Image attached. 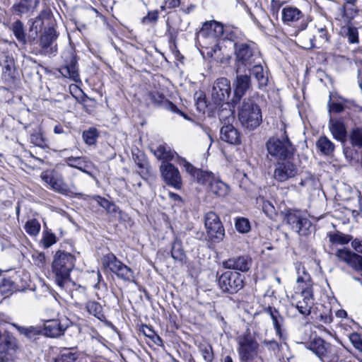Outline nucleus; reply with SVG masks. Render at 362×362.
I'll use <instances>...</instances> for the list:
<instances>
[{
    "mask_svg": "<svg viewBox=\"0 0 362 362\" xmlns=\"http://www.w3.org/2000/svg\"><path fill=\"white\" fill-rule=\"evenodd\" d=\"M314 40L315 36H310L308 40H304L301 37L298 38V40L302 43V47L307 49L315 47Z\"/></svg>",
    "mask_w": 362,
    "mask_h": 362,
    "instance_id": "680f3d73",
    "label": "nucleus"
},
{
    "mask_svg": "<svg viewBox=\"0 0 362 362\" xmlns=\"http://www.w3.org/2000/svg\"><path fill=\"white\" fill-rule=\"evenodd\" d=\"M300 296L302 300L298 301L296 308L300 314L308 316L310 314L314 304L312 289L309 287L303 288Z\"/></svg>",
    "mask_w": 362,
    "mask_h": 362,
    "instance_id": "393cba45",
    "label": "nucleus"
},
{
    "mask_svg": "<svg viewBox=\"0 0 362 362\" xmlns=\"http://www.w3.org/2000/svg\"><path fill=\"white\" fill-rule=\"evenodd\" d=\"M263 344L267 346V348L269 351H275L276 350H279V344L277 341L275 340H264Z\"/></svg>",
    "mask_w": 362,
    "mask_h": 362,
    "instance_id": "e2e57ef3",
    "label": "nucleus"
},
{
    "mask_svg": "<svg viewBox=\"0 0 362 362\" xmlns=\"http://www.w3.org/2000/svg\"><path fill=\"white\" fill-rule=\"evenodd\" d=\"M281 18L283 23L287 25H294L300 22V25L298 27V30H304L308 26V22L303 13L293 6H286L283 8Z\"/></svg>",
    "mask_w": 362,
    "mask_h": 362,
    "instance_id": "dca6fc26",
    "label": "nucleus"
},
{
    "mask_svg": "<svg viewBox=\"0 0 362 362\" xmlns=\"http://www.w3.org/2000/svg\"><path fill=\"white\" fill-rule=\"evenodd\" d=\"M136 165L139 167V168L141 169V170L139 172V175L142 178L145 179L148 175L147 164L142 162H138Z\"/></svg>",
    "mask_w": 362,
    "mask_h": 362,
    "instance_id": "338daca9",
    "label": "nucleus"
},
{
    "mask_svg": "<svg viewBox=\"0 0 362 362\" xmlns=\"http://www.w3.org/2000/svg\"><path fill=\"white\" fill-rule=\"evenodd\" d=\"M284 219L299 235L307 236L312 233V223L308 218L303 216L300 211L288 210Z\"/></svg>",
    "mask_w": 362,
    "mask_h": 362,
    "instance_id": "1a4fd4ad",
    "label": "nucleus"
},
{
    "mask_svg": "<svg viewBox=\"0 0 362 362\" xmlns=\"http://www.w3.org/2000/svg\"><path fill=\"white\" fill-rule=\"evenodd\" d=\"M220 138L222 141L233 145L241 143L240 134L232 124L224 125L221 128Z\"/></svg>",
    "mask_w": 362,
    "mask_h": 362,
    "instance_id": "a878e982",
    "label": "nucleus"
},
{
    "mask_svg": "<svg viewBox=\"0 0 362 362\" xmlns=\"http://www.w3.org/2000/svg\"><path fill=\"white\" fill-rule=\"evenodd\" d=\"M300 169L291 158L279 160L274 165L272 177L278 182H284L297 176Z\"/></svg>",
    "mask_w": 362,
    "mask_h": 362,
    "instance_id": "6e6552de",
    "label": "nucleus"
},
{
    "mask_svg": "<svg viewBox=\"0 0 362 362\" xmlns=\"http://www.w3.org/2000/svg\"><path fill=\"white\" fill-rule=\"evenodd\" d=\"M308 348L312 351L322 362H336L338 356L337 348L320 337L310 341Z\"/></svg>",
    "mask_w": 362,
    "mask_h": 362,
    "instance_id": "0eeeda50",
    "label": "nucleus"
},
{
    "mask_svg": "<svg viewBox=\"0 0 362 362\" xmlns=\"http://www.w3.org/2000/svg\"><path fill=\"white\" fill-rule=\"evenodd\" d=\"M357 13V10L354 8H346L344 6L343 11V17L346 18L347 23H349L350 21L354 18L355 15Z\"/></svg>",
    "mask_w": 362,
    "mask_h": 362,
    "instance_id": "13d9d810",
    "label": "nucleus"
},
{
    "mask_svg": "<svg viewBox=\"0 0 362 362\" xmlns=\"http://www.w3.org/2000/svg\"><path fill=\"white\" fill-rule=\"evenodd\" d=\"M199 351L206 362H211L214 358L213 350L211 345L204 344L199 346Z\"/></svg>",
    "mask_w": 362,
    "mask_h": 362,
    "instance_id": "3c124183",
    "label": "nucleus"
},
{
    "mask_svg": "<svg viewBox=\"0 0 362 362\" xmlns=\"http://www.w3.org/2000/svg\"><path fill=\"white\" fill-rule=\"evenodd\" d=\"M350 142L354 147L362 149V127H354L350 132Z\"/></svg>",
    "mask_w": 362,
    "mask_h": 362,
    "instance_id": "a19ab883",
    "label": "nucleus"
},
{
    "mask_svg": "<svg viewBox=\"0 0 362 362\" xmlns=\"http://www.w3.org/2000/svg\"><path fill=\"white\" fill-rule=\"evenodd\" d=\"M57 37L58 35L53 27L50 26L45 30L40 40V45L45 53L52 54L57 52V47L55 42Z\"/></svg>",
    "mask_w": 362,
    "mask_h": 362,
    "instance_id": "4be33fe9",
    "label": "nucleus"
},
{
    "mask_svg": "<svg viewBox=\"0 0 362 362\" xmlns=\"http://www.w3.org/2000/svg\"><path fill=\"white\" fill-rule=\"evenodd\" d=\"M164 107H165L168 110H170L173 112H175V113L182 115V116L185 117V118L187 117L184 112H182L181 110H180L177 107L176 105H175L173 103H171L168 100H165Z\"/></svg>",
    "mask_w": 362,
    "mask_h": 362,
    "instance_id": "bf43d9fd",
    "label": "nucleus"
},
{
    "mask_svg": "<svg viewBox=\"0 0 362 362\" xmlns=\"http://www.w3.org/2000/svg\"><path fill=\"white\" fill-rule=\"evenodd\" d=\"M164 107H165L168 110H170L173 112H175V113L182 115V116L185 117V118L187 117L184 112H182L181 110H180L177 107L176 105H175L173 103H171L168 100H165Z\"/></svg>",
    "mask_w": 362,
    "mask_h": 362,
    "instance_id": "052dcab7",
    "label": "nucleus"
},
{
    "mask_svg": "<svg viewBox=\"0 0 362 362\" xmlns=\"http://www.w3.org/2000/svg\"><path fill=\"white\" fill-rule=\"evenodd\" d=\"M98 136L99 132L95 127H90L84 131L82 134L85 143L89 146L95 144Z\"/></svg>",
    "mask_w": 362,
    "mask_h": 362,
    "instance_id": "c03bdc74",
    "label": "nucleus"
},
{
    "mask_svg": "<svg viewBox=\"0 0 362 362\" xmlns=\"http://www.w3.org/2000/svg\"><path fill=\"white\" fill-rule=\"evenodd\" d=\"M351 247L353 249L356 251L358 253L362 254V239L361 238H355L351 241Z\"/></svg>",
    "mask_w": 362,
    "mask_h": 362,
    "instance_id": "69168bd1",
    "label": "nucleus"
},
{
    "mask_svg": "<svg viewBox=\"0 0 362 362\" xmlns=\"http://www.w3.org/2000/svg\"><path fill=\"white\" fill-rule=\"evenodd\" d=\"M244 279L238 272L226 271L218 277V284L222 292L234 294L243 288Z\"/></svg>",
    "mask_w": 362,
    "mask_h": 362,
    "instance_id": "423d86ee",
    "label": "nucleus"
},
{
    "mask_svg": "<svg viewBox=\"0 0 362 362\" xmlns=\"http://www.w3.org/2000/svg\"><path fill=\"white\" fill-rule=\"evenodd\" d=\"M10 29L12 30L14 36L18 42H22L23 44L25 43L26 40L25 34L24 32V26L23 23L20 20H17L13 22Z\"/></svg>",
    "mask_w": 362,
    "mask_h": 362,
    "instance_id": "4c0bfd02",
    "label": "nucleus"
},
{
    "mask_svg": "<svg viewBox=\"0 0 362 362\" xmlns=\"http://www.w3.org/2000/svg\"><path fill=\"white\" fill-rule=\"evenodd\" d=\"M56 242L57 237L53 233L48 230H45L42 233V238L40 243L42 244L44 248H49L56 243Z\"/></svg>",
    "mask_w": 362,
    "mask_h": 362,
    "instance_id": "de8ad7c7",
    "label": "nucleus"
},
{
    "mask_svg": "<svg viewBox=\"0 0 362 362\" xmlns=\"http://www.w3.org/2000/svg\"><path fill=\"white\" fill-rule=\"evenodd\" d=\"M317 148L325 156H332L334 151V144L325 136H320L316 142Z\"/></svg>",
    "mask_w": 362,
    "mask_h": 362,
    "instance_id": "473e14b6",
    "label": "nucleus"
},
{
    "mask_svg": "<svg viewBox=\"0 0 362 362\" xmlns=\"http://www.w3.org/2000/svg\"><path fill=\"white\" fill-rule=\"evenodd\" d=\"M72 325L71 321L67 317L45 320L43 327V334L49 337H59Z\"/></svg>",
    "mask_w": 362,
    "mask_h": 362,
    "instance_id": "2eb2a0df",
    "label": "nucleus"
},
{
    "mask_svg": "<svg viewBox=\"0 0 362 362\" xmlns=\"http://www.w3.org/2000/svg\"><path fill=\"white\" fill-rule=\"evenodd\" d=\"M223 268L235 270L234 272H247L252 265V259L248 255L235 256L222 262Z\"/></svg>",
    "mask_w": 362,
    "mask_h": 362,
    "instance_id": "aec40b11",
    "label": "nucleus"
},
{
    "mask_svg": "<svg viewBox=\"0 0 362 362\" xmlns=\"http://www.w3.org/2000/svg\"><path fill=\"white\" fill-rule=\"evenodd\" d=\"M257 204L262 206L263 212L270 219H274L276 215L275 208L272 202L264 199L263 197L257 198Z\"/></svg>",
    "mask_w": 362,
    "mask_h": 362,
    "instance_id": "c9c22d12",
    "label": "nucleus"
},
{
    "mask_svg": "<svg viewBox=\"0 0 362 362\" xmlns=\"http://www.w3.org/2000/svg\"><path fill=\"white\" fill-rule=\"evenodd\" d=\"M62 57L64 64L59 68V71L64 77L78 82L79 81V74L74 51L72 49H66L63 52Z\"/></svg>",
    "mask_w": 362,
    "mask_h": 362,
    "instance_id": "9b49d317",
    "label": "nucleus"
},
{
    "mask_svg": "<svg viewBox=\"0 0 362 362\" xmlns=\"http://www.w3.org/2000/svg\"><path fill=\"white\" fill-rule=\"evenodd\" d=\"M235 226L236 230L242 233H245L250 229V222L245 218H238Z\"/></svg>",
    "mask_w": 362,
    "mask_h": 362,
    "instance_id": "603ef678",
    "label": "nucleus"
},
{
    "mask_svg": "<svg viewBox=\"0 0 362 362\" xmlns=\"http://www.w3.org/2000/svg\"><path fill=\"white\" fill-rule=\"evenodd\" d=\"M160 171L164 182L169 186L180 189L182 185V177L178 169L169 162H162Z\"/></svg>",
    "mask_w": 362,
    "mask_h": 362,
    "instance_id": "f3484780",
    "label": "nucleus"
},
{
    "mask_svg": "<svg viewBox=\"0 0 362 362\" xmlns=\"http://www.w3.org/2000/svg\"><path fill=\"white\" fill-rule=\"evenodd\" d=\"M75 260V257L69 252L58 250L55 253L52 267L59 286L62 287L64 281L69 279L74 267Z\"/></svg>",
    "mask_w": 362,
    "mask_h": 362,
    "instance_id": "39448f33",
    "label": "nucleus"
},
{
    "mask_svg": "<svg viewBox=\"0 0 362 362\" xmlns=\"http://www.w3.org/2000/svg\"><path fill=\"white\" fill-rule=\"evenodd\" d=\"M149 100L154 104L158 105H161L164 107L165 100L167 99L165 98L163 94L159 93L158 92H151L148 94Z\"/></svg>",
    "mask_w": 362,
    "mask_h": 362,
    "instance_id": "864d4df0",
    "label": "nucleus"
},
{
    "mask_svg": "<svg viewBox=\"0 0 362 362\" xmlns=\"http://www.w3.org/2000/svg\"><path fill=\"white\" fill-rule=\"evenodd\" d=\"M77 359V354L71 350L66 349L54 359V362H74Z\"/></svg>",
    "mask_w": 362,
    "mask_h": 362,
    "instance_id": "49530a36",
    "label": "nucleus"
},
{
    "mask_svg": "<svg viewBox=\"0 0 362 362\" xmlns=\"http://www.w3.org/2000/svg\"><path fill=\"white\" fill-rule=\"evenodd\" d=\"M267 156L279 160L291 158L296 148L291 141L286 131L281 136H273L268 139L265 144Z\"/></svg>",
    "mask_w": 362,
    "mask_h": 362,
    "instance_id": "f03ea898",
    "label": "nucleus"
},
{
    "mask_svg": "<svg viewBox=\"0 0 362 362\" xmlns=\"http://www.w3.org/2000/svg\"><path fill=\"white\" fill-rule=\"evenodd\" d=\"M272 320L276 335H278L281 339H284L281 330V327L284 322V318L279 313L276 315L273 314Z\"/></svg>",
    "mask_w": 362,
    "mask_h": 362,
    "instance_id": "09e8293b",
    "label": "nucleus"
},
{
    "mask_svg": "<svg viewBox=\"0 0 362 362\" xmlns=\"http://www.w3.org/2000/svg\"><path fill=\"white\" fill-rule=\"evenodd\" d=\"M209 190L218 197H225L228 194V186L221 180L213 178L209 185Z\"/></svg>",
    "mask_w": 362,
    "mask_h": 362,
    "instance_id": "7c9ffc66",
    "label": "nucleus"
},
{
    "mask_svg": "<svg viewBox=\"0 0 362 362\" xmlns=\"http://www.w3.org/2000/svg\"><path fill=\"white\" fill-rule=\"evenodd\" d=\"M154 156L159 160H163V162H168L175 159L178 164L183 165V163L175 151H173L169 146L166 145H159L155 150H151Z\"/></svg>",
    "mask_w": 362,
    "mask_h": 362,
    "instance_id": "bb28decb",
    "label": "nucleus"
},
{
    "mask_svg": "<svg viewBox=\"0 0 362 362\" xmlns=\"http://www.w3.org/2000/svg\"><path fill=\"white\" fill-rule=\"evenodd\" d=\"M338 260L346 263L356 272H362V256L348 249H339L335 254Z\"/></svg>",
    "mask_w": 362,
    "mask_h": 362,
    "instance_id": "6ab92c4d",
    "label": "nucleus"
},
{
    "mask_svg": "<svg viewBox=\"0 0 362 362\" xmlns=\"http://www.w3.org/2000/svg\"><path fill=\"white\" fill-rule=\"evenodd\" d=\"M39 4L40 0H15L11 11L19 17L30 16L37 9Z\"/></svg>",
    "mask_w": 362,
    "mask_h": 362,
    "instance_id": "5701e85b",
    "label": "nucleus"
},
{
    "mask_svg": "<svg viewBox=\"0 0 362 362\" xmlns=\"http://www.w3.org/2000/svg\"><path fill=\"white\" fill-rule=\"evenodd\" d=\"M86 308L89 314L93 315L100 320H103L105 318L103 311V308L99 303L95 300H89L86 303Z\"/></svg>",
    "mask_w": 362,
    "mask_h": 362,
    "instance_id": "f704fd0d",
    "label": "nucleus"
},
{
    "mask_svg": "<svg viewBox=\"0 0 362 362\" xmlns=\"http://www.w3.org/2000/svg\"><path fill=\"white\" fill-rule=\"evenodd\" d=\"M40 223L35 218L28 220L24 226L25 230L31 236L37 235L40 233Z\"/></svg>",
    "mask_w": 362,
    "mask_h": 362,
    "instance_id": "a18cd8bd",
    "label": "nucleus"
},
{
    "mask_svg": "<svg viewBox=\"0 0 362 362\" xmlns=\"http://www.w3.org/2000/svg\"><path fill=\"white\" fill-rule=\"evenodd\" d=\"M15 337L8 332L0 333V362L13 361L16 350Z\"/></svg>",
    "mask_w": 362,
    "mask_h": 362,
    "instance_id": "4468645a",
    "label": "nucleus"
},
{
    "mask_svg": "<svg viewBox=\"0 0 362 362\" xmlns=\"http://www.w3.org/2000/svg\"><path fill=\"white\" fill-rule=\"evenodd\" d=\"M20 334L25 335L30 339L35 340L38 336L43 334L42 326L16 327Z\"/></svg>",
    "mask_w": 362,
    "mask_h": 362,
    "instance_id": "72a5a7b5",
    "label": "nucleus"
},
{
    "mask_svg": "<svg viewBox=\"0 0 362 362\" xmlns=\"http://www.w3.org/2000/svg\"><path fill=\"white\" fill-rule=\"evenodd\" d=\"M204 226L209 238L214 243H220L225 237V230L218 216L214 211L204 215Z\"/></svg>",
    "mask_w": 362,
    "mask_h": 362,
    "instance_id": "9d476101",
    "label": "nucleus"
},
{
    "mask_svg": "<svg viewBox=\"0 0 362 362\" xmlns=\"http://www.w3.org/2000/svg\"><path fill=\"white\" fill-rule=\"evenodd\" d=\"M104 263L118 278L127 281H129L134 278V272L129 267L118 260L113 254L110 253L105 255Z\"/></svg>",
    "mask_w": 362,
    "mask_h": 362,
    "instance_id": "ddd939ff",
    "label": "nucleus"
},
{
    "mask_svg": "<svg viewBox=\"0 0 362 362\" xmlns=\"http://www.w3.org/2000/svg\"><path fill=\"white\" fill-rule=\"evenodd\" d=\"M52 18V12L50 9L45 7L42 10L40 14L35 18L33 23L32 29L37 30V26L41 27L42 24L44 23V21H49Z\"/></svg>",
    "mask_w": 362,
    "mask_h": 362,
    "instance_id": "79ce46f5",
    "label": "nucleus"
},
{
    "mask_svg": "<svg viewBox=\"0 0 362 362\" xmlns=\"http://www.w3.org/2000/svg\"><path fill=\"white\" fill-rule=\"evenodd\" d=\"M93 199L97 202L101 207L105 209L108 214H115L119 211V207L114 202H112L104 197L95 195L93 197Z\"/></svg>",
    "mask_w": 362,
    "mask_h": 362,
    "instance_id": "e433bc0d",
    "label": "nucleus"
},
{
    "mask_svg": "<svg viewBox=\"0 0 362 362\" xmlns=\"http://www.w3.org/2000/svg\"><path fill=\"white\" fill-rule=\"evenodd\" d=\"M329 241L333 244L344 245L352 240V236L345 235L341 232H336L329 234Z\"/></svg>",
    "mask_w": 362,
    "mask_h": 362,
    "instance_id": "37998d69",
    "label": "nucleus"
},
{
    "mask_svg": "<svg viewBox=\"0 0 362 362\" xmlns=\"http://www.w3.org/2000/svg\"><path fill=\"white\" fill-rule=\"evenodd\" d=\"M142 333L148 338L151 339L153 335L156 334L155 331L153 329L152 327L148 326L146 325H143L141 329Z\"/></svg>",
    "mask_w": 362,
    "mask_h": 362,
    "instance_id": "0e129e2a",
    "label": "nucleus"
},
{
    "mask_svg": "<svg viewBox=\"0 0 362 362\" xmlns=\"http://www.w3.org/2000/svg\"><path fill=\"white\" fill-rule=\"evenodd\" d=\"M230 94V81L228 78H219L214 83L211 89V100L215 105L228 104Z\"/></svg>",
    "mask_w": 362,
    "mask_h": 362,
    "instance_id": "f8f14e48",
    "label": "nucleus"
},
{
    "mask_svg": "<svg viewBox=\"0 0 362 362\" xmlns=\"http://www.w3.org/2000/svg\"><path fill=\"white\" fill-rule=\"evenodd\" d=\"M223 33V25L215 21L205 22L200 30V35L204 37L217 38Z\"/></svg>",
    "mask_w": 362,
    "mask_h": 362,
    "instance_id": "cd10ccee",
    "label": "nucleus"
},
{
    "mask_svg": "<svg viewBox=\"0 0 362 362\" xmlns=\"http://www.w3.org/2000/svg\"><path fill=\"white\" fill-rule=\"evenodd\" d=\"M320 320L325 324H329L333 320V316L331 312L321 313L320 315Z\"/></svg>",
    "mask_w": 362,
    "mask_h": 362,
    "instance_id": "774afa93",
    "label": "nucleus"
},
{
    "mask_svg": "<svg viewBox=\"0 0 362 362\" xmlns=\"http://www.w3.org/2000/svg\"><path fill=\"white\" fill-rule=\"evenodd\" d=\"M238 119L241 125L249 130L257 128L262 122L260 107L251 98H245L238 110Z\"/></svg>",
    "mask_w": 362,
    "mask_h": 362,
    "instance_id": "20e7f679",
    "label": "nucleus"
},
{
    "mask_svg": "<svg viewBox=\"0 0 362 362\" xmlns=\"http://www.w3.org/2000/svg\"><path fill=\"white\" fill-rule=\"evenodd\" d=\"M158 18V11H152L148 12L147 15L143 17L141 22L144 24L156 23Z\"/></svg>",
    "mask_w": 362,
    "mask_h": 362,
    "instance_id": "4d7b16f0",
    "label": "nucleus"
},
{
    "mask_svg": "<svg viewBox=\"0 0 362 362\" xmlns=\"http://www.w3.org/2000/svg\"><path fill=\"white\" fill-rule=\"evenodd\" d=\"M341 32L348 38L349 43L355 44L358 42V33L356 28L347 23V25L341 28Z\"/></svg>",
    "mask_w": 362,
    "mask_h": 362,
    "instance_id": "58836bf2",
    "label": "nucleus"
},
{
    "mask_svg": "<svg viewBox=\"0 0 362 362\" xmlns=\"http://www.w3.org/2000/svg\"><path fill=\"white\" fill-rule=\"evenodd\" d=\"M329 130L334 138L341 143L345 142L347 132L344 123L339 119H330L329 123Z\"/></svg>",
    "mask_w": 362,
    "mask_h": 362,
    "instance_id": "c756f323",
    "label": "nucleus"
},
{
    "mask_svg": "<svg viewBox=\"0 0 362 362\" xmlns=\"http://www.w3.org/2000/svg\"><path fill=\"white\" fill-rule=\"evenodd\" d=\"M14 288L13 284L10 279L0 276V294L8 296Z\"/></svg>",
    "mask_w": 362,
    "mask_h": 362,
    "instance_id": "8fccbe9b",
    "label": "nucleus"
},
{
    "mask_svg": "<svg viewBox=\"0 0 362 362\" xmlns=\"http://www.w3.org/2000/svg\"><path fill=\"white\" fill-rule=\"evenodd\" d=\"M250 72V77L252 76L257 83L259 89L264 90L269 83V73L267 67L262 65V61L251 66L250 69H247Z\"/></svg>",
    "mask_w": 362,
    "mask_h": 362,
    "instance_id": "412c9836",
    "label": "nucleus"
},
{
    "mask_svg": "<svg viewBox=\"0 0 362 362\" xmlns=\"http://www.w3.org/2000/svg\"><path fill=\"white\" fill-rule=\"evenodd\" d=\"M236 77L233 81L234 95L232 98L233 103H238L246 92L251 88V78L246 71L235 72Z\"/></svg>",
    "mask_w": 362,
    "mask_h": 362,
    "instance_id": "a211bd4d",
    "label": "nucleus"
},
{
    "mask_svg": "<svg viewBox=\"0 0 362 362\" xmlns=\"http://www.w3.org/2000/svg\"><path fill=\"white\" fill-rule=\"evenodd\" d=\"M233 47L235 72L246 71L253 64L262 61L261 53L254 42H236Z\"/></svg>",
    "mask_w": 362,
    "mask_h": 362,
    "instance_id": "f257e3e1",
    "label": "nucleus"
},
{
    "mask_svg": "<svg viewBox=\"0 0 362 362\" xmlns=\"http://www.w3.org/2000/svg\"><path fill=\"white\" fill-rule=\"evenodd\" d=\"M349 340L356 349L362 353V338L356 332L351 333L349 335Z\"/></svg>",
    "mask_w": 362,
    "mask_h": 362,
    "instance_id": "5fc2aeb1",
    "label": "nucleus"
},
{
    "mask_svg": "<svg viewBox=\"0 0 362 362\" xmlns=\"http://www.w3.org/2000/svg\"><path fill=\"white\" fill-rule=\"evenodd\" d=\"M238 354L240 362H259V344L250 329L237 337Z\"/></svg>",
    "mask_w": 362,
    "mask_h": 362,
    "instance_id": "7ed1b4c3",
    "label": "nucleus"
},
{
    "mask_svg": "<svg viewBox=\"0 0 362 362\" xmlns=\"http://www.w3.org/2000/svg\"><path fill=\"white\" fill-rule=\"evenodd\" d=\"M65 161L69 166L76 169L81 168V165L85 163L83 158L81 157H68L66 158Z\"/></svg>",
    "mask_w": 362,
    "mask_h": 362,
    "instance_id": "6e6d98bb",
    "label": "nucleus"
},
{
    "mask_svg": "<svg viewBox=\"0 0 362 362\" xmlns=\"http://www.w3.org/2000/svg\"><path fill=\"white\" fill-rule=\"evenodd\" d=\"M183 163V167L185 170L193 177L198 183L201 185H209L213 178L214 175L208 171L196 168L191 163L187 162L185 158H180Z\"/></svg>",
    "mask_w": 362,
    "mask_h": 362,
    "instance_id": "b1692460",
    "label": "nucleus"
},
{
    "mask_svg": "<svg viewBox=\"0 0 362 362\" xmlns=\"http://www.w3.org/2000/svg\"><path fill=\"white\" fill-rule=\"evenodd\" d=\"M41 177L53 190L62 194H66L68 193V187L60 176H55L52 174H45L42 175Z\"/></svg>",
    "mask_w": 362,
    "mask_h": 362,
    "instance_id": "c85d7f7f",
    "label": "nucleus"
},
{
    "mask_svg": "<svg viewBox=\"0 0 362 362\" xmlns=\"http://www.w3.org/2000/svg\"><path fill=\"white\" fill-rule=\"evenodd\" d=\"M171 257L180 262H183L186 259V254L182 247V240L177 237L175 238L171 245Z\"/></svg>",
    "mask_w": 362,
    "mask_h": 362,
    "instance_id": "2f4dec72",
    "label": "nucleus"
},
{
    "mask_svg": "<svg viewBox=\"0 0 362 362\" xmlns=\"http://www.w3.org/2000/svg\"><path fill=\"white\" fill-rule=\"evenodd\" d=\"M30 141L36 146L44 148L47 146L46 139L40 128L34 129L30 134Z\"/></svg>",
    "mask_w": 362,
    "mask_h": 362,
    "instance_id": "ea45409f",
    "label": "nucleus"
}]
</instances>
